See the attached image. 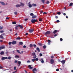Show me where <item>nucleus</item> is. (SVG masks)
Segmentation results:
<instances>
[{
  "label": "nucleus",
  "mask_w": 73,
  "mask_h": 73,
  "mask_svg": "<svg viewBox=\"0 0 73 73\" xmlns=\"http://www.w3.org/2000/svg\"><path fill=\"white\" fill-rule=\"evenodd\" d=\"M15 27H15V29H16V30H17V29H18L17 28L18 27H20V28H21V29L23 28V26H22V25H16Z\"/></svg>",
  "instance_id": "f257e3e1"
},
{
  "label": "nucleus",
  "mask_w": 73,
  "mask_h": 73,
  "mask_svg": "<svg viewBox=\"0 0 73 73\" xmlns=\"http://www.w3.org/2000/svg\"><path fill=\"white\" fill-rule=\"evenodd\" d=\"M50 31H48L46 32L44 35L46 36H47V35H50Z\"/></svg>",
  "instance_id": "f03ea898"
},
{
  "label": "nucleus",
  "mask_w": 73,
  "mask_h": 73,
  "mask_svg": "<svg viewBox=\"0 0 73 73\" xmlns=\"http://www.w3.org/2000/svg\"><path fill=\"white\" fill-rule=\"evenodd\" d=\"M32 71H33V73H36V72H37V69H36V68H34L32 70Z\"/></svg>",
  "instance_id": "7ed1b4c3"
},
{
  "label": "nucleus",
  "mask_w": 73,
  "mask_h": 73,
  "mask_svg": "<svg viewBox=\"0 0 73 73\" xmlns=\"http://www.w3.org/2000/svg\"><path fill=\"white\" fill-rule=\"evenodd\" d=\"M32 23H36V22H37V20L32 19L31 21Z\"/></svg>",
  "instance_id": "20e7f679"
},
{
  "label": "nucleus",
  "mask_w": 73,
  "mask_h": 73,
  "mask_svg": "<svg viewBox=\"0 0 73 73\" xmlns=\"http://www.w3.org/2000/svg\"><path fill=\"white\" fill-rule=\"evenodd\" d=\"M32 55L33 56V58H36L37 56L35 54V52H34L32 53Z\"/></svg>",
  "instance_id": "39448f33"
},
{
  "label": "nucleus",
  "mask_w": 73,
  "mask_h": 73,
  "mask_svg": "<svg viewBox=\"0 0 73 73\" xmlns=\"http://www.w3.org/2000/svg\"><path fill=\"white\" fill-rule=\"evenodd\" d=\"M29 33H32V32H33V31H34V30H33V29H31L29 30Z\"/></svg>",
  "instance_id": "423d86ee"
},
{
  "label": "nucleus",
  "mask_w": 73,
  "mask_h": 73,
  "mask_svg": "<svg viewBox=\"0 0 73 73\" xmlns=\"http://www.w3.org/2000/svg\"><path fill=\"white\" fill-rule=\"evenodd\" d=\"M5 48V46L4 45H2L0 47V50L3 49H4Z\"/></svg>",
  "instance_id": "0eeeda50"
},
{
  "label": "nucleus",
  "mask_w": 73,
  "mask_h": 73,
  "mask_svg": "<svg viewBox=\"0 0 73 73\" xmlns=\"http://www.w3.org/2000/svg\"><path fill=\"white\" fill-rule=\"evenodd\" d=\"M50 61L51 64H54V60L53 59H51Z\"/></svg>",
  "instance_id": "6e6552de"
},
{
  "label": "nucleus",
  "mask_w": 73,
  "mask_h": 73,
  "mask_svg": "<svg viewBox=\"0 0 73 73\" xmlns=\"http://www.w3.org/2000/svg\"><path fill=\"white\" fill-rule=\"evenodd\" d=\"M5 59H8V57H3L1 58L2 60H4Z\"/></svg>",
  "instance_id": "1a4fd4ad"
},
{
  "label": "nucleus",
  "mask_w": 73,
  "mask_h": 73,
  "mask_svg": "<svg viewBox=\"0 0 73 73\" xmlns=\"http://www.w3.org/2000/svg\"><path fill=\"white\" fill-rule=\"evenodd\" d=\"M30 4H31V2H29L28 3L29 7V8H31V7H32V5H31Z\"/></svg>",
  "instance_id": "9d476101"
},
{
  "label": "nucleus",
  "mask_w": 73,
  "mask_h": 73,
  "mask_svg": "<svg viewBox=\"0 0 73 73\" xmlns=\"http://www.w3.org/2000/svg\"><path fill=\"white\" fill-rule=\"evenodd\" d=\"M16 41L14 40L12 42V44L13 45H14V44H16Z\"/></svg>",
  "instance_id": "9b49d317"
},
{
  "label": "nucleus",
  "mask_w": 73,
  "mask_h": 73,
  "mask_svg": "<svg viewBox=\"0 0 73 73\" xmlns=\"http://www.w3.org/2000/svg\"><path fill=\"white\" fill-rule=\"evenodd\" d=\"M28 67L30 69H33V67H32V66L31 65H29Z\"/></svg>",
  "instance_id": "f8f14e48"
},
{
  "label": "nucleus",
  "mask_w": 73,
  "mask_h": 73,
  "mask_svg": "<svg viewBox=\"0 0 73 73\" xmlns=\"http://www.w3.org/2000/svg\"><path fill=\"white\" fill-rule=\"evenodd\" d=\"M36 17H37V16L35 15H33V16L32 17V18L33 19H35V18H36Z\"/></svg>",
  "instance_id": "ddd939ff"
},
{
  "label": "nucleus",
  "mask_w": 73,
  "mask_h": 73,
  "mask_svg": "<svg viewBox=\"0 0 73 73\" xmlns=\"http://www.w3.org/2000/svg\"><path fill=\"white\" fill-rule=\"evenodd\" d=\"M21 6V5L19 4H18L16 5V8H19V7H20Z\"/></svg>",
  "instance_id": "4468645a"
},
{
  "label": "nucleus",
  "mask_w": 73,
  "mask_h": 73,
  "mask_svg": "<svg viewBox=\"0 0 73 73\" xmlns=\"http://www.w3.org/2000/svg\"><path fill=\"white\" fill-rule=\"evenodd\" d=\"M61 62L63 64H65V61L64 60H62L61 61Z\"/></svg>",
  "instance_id": "2eb2a0df"
},
{
  "label": "nucleus",
  "mask_w": 73,
  "mask_h": 73,
  "mask_svg": "<svg viewBox=\"0 0 73 73\" xmlns=\"http://www.w3.org/2000/svg\"><path fill=\"white\" fill-rule=\"evenodd\" d=\"M23 42H20L19 43V45H23Z\"/></svg>",
  "instance_id": "dca6fc26"
},
{
  "label": "nucleus",
  "mask_w": 73,
  "mask_h": 73,
  "mask_svg": "<svg viewBox=\"0 0 73 73\" xmlns=\"http://www.w3.org/2000/svg\"><path fill=\"white\" fill-rule=\"evenodd\" d=\"M0 3L2 4V5H5V4L4 2H1Z\"/></svg>",
  "instance_id": "f3484780"
},
{
  "label": "nucleus",
  "mask_w": 73,
  "mask_h": 73,
  "mask_svg": "<svg viewBox=\"0 0 73 73\" xmlns=\"http://www.w3.org/2000/svg\"><path fill=\"white\" fill-rule=\"evenodd\" d=\"M36 50H38V52H40V49L38 47L36 48Z\"/></svg>",
  "instance_id": "a211bd4d"
},
{
  "label": "nucleus",
  "mask_w": 73,
  "mask_h": 73,
  "mask_svg": "<svg viewBox=\"0 0 73 73\" xmlns=\"http://www.w3.org/2000/svg\"><path fill=\"white\" fill-rule=\"evenodd\" d=\"M32 5L33 7H36L37 6V5L35 3L32 4Z\"/></svg>",
  "instance_id": "6ab92c4d"
},
{
  "label": "nucleus",
  "mask_w": 73,
  "mask_h": 73,
  "mask_svg": "<svg viewBox=\"0 0 73 73\" xmlns=\"http://www.w3.org/2000/svg\"><path fill=\"white\" fill-rule=\"evenodd\" d=\"M48 45H50V42H51V41L50 40H48Z\"/></svg>",
  "instance_id": "aec40b11"
},
{
  "label": "nucleus",
  "mask_w": 73,
  "mask_h": 73,
  "mask_svg": "<svg viewBox=\"0 0 73 73\" xmlns=\"http://www.w3.org/2000/svg\"><path fill=\"white\" fill-rule=\"evenodd\" d=\"M38 45H39V46H42L43 45L42 44L40 43H38Z\"/></svg>",
  "instance_id": "412c9836"
},
{
  "label": "nucleus",
  "mask_w": 73,
  "mask_h": 73,
  "mask_svg": "<svg viewBox=\"0 0 73 73\" xmlns=\"http://www.w3.org/2000/svg\"><path fill=\"white\" fill-rule=\"evenodd\" d=\"M4 54V51H2L0 53V54L1 55H2L3 54Z\"/></svg>",
  "instance_id": "4be33fe9"
},
{
  "label": "nucleus",
  "mask_w": 73,
  "mask_h": 73,
  "mask_svg": "<svg viewBox=\"0 0 73 73\" xmlns=\"http://www.w3.org/2000/svg\"><path fill=\"white\" fill-rule=\"evenodd\" d=\"M57 32V31L56 30H55L53 32V33L54 34H55Z\"/></svg>",
  "instance_id": "5701e85b"
},
{
  "label": "nucleus",
  "mask_w": 73,
  "mask_h": 73,
  "mask_svg": "<svg viewBox=\"0 0 73 73\" xmlns=\"http://www.w3.org/2000/svg\"><path fill=\"white\" fill-rule=\"evenodd\" d=\"M40 60L41 61L42 63H44V61L43 60V59L41 58L40 59Z\"/></svg>",
  "instance_id": "b1692460"
},
{
  "label": "nucleus",
  "mask_w": 73,
  "mask_h": 73,
  "mask_svg": "<svg viewBox=\"0 0 73 73\" xmlns=\"http://www.w3.org/2000/svg\"><path fill=\"white\" fill-rule=\"evenodd\" d=\"M42 18H39V21H42Z\"/></svg>",
  "instance_id": "393cba45"
},
{
  "label": "nucleus",
  "mask_w": 73,
  "mask_h": 73,
  "mask_svg": "<svg viewBox=\"0 0 73 73\" xmlns=\"http://www.w3.org/2000/svg\"><path fill=\"white\" fill-rule=\"evenodd\" d=\"M29 46L30 48H32L33 47V44H31L29 45Z\"/></svg>",
  "instance_id": "a878e982"
},
{
  "label": "nucleus",
  "mask_w": 73,
  "mask_h": 73,
  "mask_svg": "<svg viewBox=\"0 0 73 73\" xmlns=\"http://www.w3.org/2000/svg\"><path fill=\"white\" fill-rule=\"evenodd\" d=\"M15 58H19V56L18 55H15Z\"/></svg>",
  "instance_id": "bb28decb"
},
{
  "label": "nucleus",
  "mask_w": 73,
  "mask_h": 73,
  "mask_svg": "<svg viewBox=\"0 0 73 73\" xmlns=\"http://www.w3.org/2000/svg\"><path fill=\"white\" fill-rule=\"evenodd\" d=\"M0 38H2L3 39H4V37H3V36H2V35L0 36Z\"/></svg>",
  "instance_id": "cd10ccee"
},
{
  "label": "nucleus",
  "mask_w": 73,
  "mask_h": 73,
  "mask_svg": "<svg viewBox=\"0 0 73 73\" xmlns=\"http://www.w3.org/2000/svg\"><path fill=\"white\" fill-rule=\"evenodd\" d=\"M43 49H45L46 48V46L45 45H44L43 46Z\"/></svg>",
  "instance_id": "c85d7f7f"
},
{
  "label": "nucleus",
  "mask_w": 73,
  "mask_h": 73,
  "mask_svg": "<svg viewBox=\"0 0 73 73\" xmlns=\"http://www.w3.org/2000/svg\"><path fill=\"white\" fill-rule=\"evenodd\" d=\"M18 64L19 65H20V64H21V61H18Z\"/></svg>",
  "instance_id": "c756f323"
},
{
  "label": "nucleus",
  "mask_w": 73,
  "mask_h": 73,
  "mask_svg": "<svg viewBox=\"0 0 73 73\" xmlns=\"http://www.w3.org/2000/svg\"><path fill=\"white\" fill-rule=\"evenodd\" d=\"M21 5L22 6H24V4L22 3H21Z\"/></svg>",
  "instance_id": "7c9ffc66"
},
{
  "label": "nucleus",
  "mask_w": 73,
  "mask_h": 73,
  "mask_svg": "<svg viewBox=\"0 0 73 73\" xmlns=\"http://www.w3.org/2000/svg\"><path fill=\"white\" fill-rule=\"evenodd\" d=\"M13 24H16V22L14 21L12 22Z\"/></svg>",
  "instance_id": "2f4dec72"
},
{
  "label": "nucleus",
  "mask_w": 73,
  "mask_h": 73,
  "mask_svg": "<svg viewBox=\"0 0 73 73\" xmlns=\"http://www.w3.org/2000/svg\"><path fill=\"white\" fill-rule=\"evenodd\" d=\"M16 39L17 40H20V39H21V38L20 37H17V38Z\"/></svg>",
  "instance_id": "473e14b6"
},
{
  "label": "nucleus",
  "mask_w": 73,
  "mask_h": 73,
  "mask_svg": "<svg viewBox=\"0 0 73 73\" xmlns=\"http://www.w3.org/2000/svg\"><path fill=\"white\" fill-rule=\"evenodd\" d=\"M73 3H70V5H69V6L70 7H71V6H72V5H73Z\"/></svg>",
  "instance_id": "72a5a7b5"
},
{
  "label": "nucleus",
  "mask_w": 73,
  "mask_h": 73,
  "mask_svg": "<svg viewBox=\"0 0 73 73\" xmlns=\"http://www.w3.org/2000/svg\"><path fill=\"white\" fill-rule=\"evenodd\" d=\"M11 58V56H9L7 58V59H8V60H10Z\"/></svg>",
  "instance_id": "f704fd0d"
},
{
  "label": "nucleus",
  "mask_w": 73,
  "mask_h": 73,
  "mask_svg": "<svg viewBox=\"0 0 73 73\" xmlns=\"http://www.w3.org/2000/svg\"><path fill=\"white\" fill-rule=\"evenodd\" d=\"M15 15H17V11H15L14 12Z\"/></svg>",
  "instance_id": "c9c22d12"
},
{
  "label": "nucleus",
  "mask_w": 73,
  "mask_h": 73,
  "mask_svg": "<svg viewBox=\"0 0 73 73\" xmlns=\"http://www.w3.org/2000/svg\"><path fill=\"white\" fill-rule=\"evenodd\" d=\"M31 16H33V13H31L30 14Z\"/></svg>",
  "instance_id": "e433bc0d"
},
{
  "label": "nucleus",
  "mask_w": 73,
  "mask_h": 73,
  "mask_svg": "<svg viewBox=\"0 0 73 73\" xmlns=\"http://www.w3.org/2000/svg\"><path fill=\"white\" fill-rule=\"evenodd\" d=\"M4 32V31L3 30V31H0V33H3V32Z\"/></svg>",
  "instance_id": "4c0bfd02"
},
{
  "label": "nucleus",
  "mask_w": 73,
  "mask_h": 73,
  "mask_svg": "<svg viewBox=\"0 0 73 73\" xmlns=\"http://www.w3.org/2000/svg\"><path fill=\"white\" fill-rule=\"evenodd\" d=\"M17 52L18 53H21L19 51V50H17Z\"/></svg>",
  "instance_id": "58836bf2"
},
{
  "label": "nucleus",
  "mask_w": 73,
  "mask_h": 73,
  "mask_svg": "<svg viewBox=\"0 0 73 73\" xmlns=\"http://www.w3.org/2000/svg\"><path fill=\"white\" fill-rule=\"evenodd\" d=\"M42 3H45V0H42Z\"/></svg>",
  "instance_id": "ea45409f"
},
{
  "label": "nucleus",
  "mask_w": 73,
  "mask_h": 73,
  "mask_svg": "<svg viewBox=\"0 0 73 73\" xmlns=\"http://www.w3.org/2000/svg\"><path fill=\"white\" fill-rule=\"evenodd\" d=\"M12 42H9V45H11V44H12Z\"/></svg>",
  "instance_id": "a19ab883"
},
{
  "label": "nucleus",
  "mask_w": 73,
  "mask_h": 73,
  "mask_svg": "<svg viewBox=\"0 0 73 73\" xmlns=\"http://www.w3.org/2000/svg\"><path fill=\"white\" fill-rule=\"evenodd\" d=\"M32 61L33 62H34V61H35V59H32Z\"/></svg>",
  "instance_id": "79ce46f5"
},
{
  "label": "nucleus",
  "mask_w": 73,
  "mask_h": 73,
  "mask_svg": "<svg viewBox=\"0 0 73 73\" xmlns=\"http://www.w3.org/2000/svg\"><path fill=\"white\" fill-rule=\"evenodd\" d=\"M14 70H17L16 69V67L15 66V67H14Z\"/></svg>",
  "instance_id": "37998d69"
},
{
  "label": "nucleus",
  "mask_w": 73,
  "mask_h": 73,
  "mask_svg": "<svg viewBox=\"0 0 73 73\" xmlns=\"http://www.w3.org/2000/svg\"><path fill=\"white\" fill-rule=\"evenodd\" d=\"M57 14H58V15H61V13H60V12H58L57 13Z\"/></svg>",
  "instance_id": "c03bdc74"
},
{
  "label": "nucleus",
  "mask_w": 73,
  "mask_h": 73,
  "mask_svg": "<svg viewBox=\"0 0 73 73\" xmlns=\"http://www.w3.org/2000/svg\"><path fill=\"white\" fill-rule=\"evenodd\" d=\"M0 30H1V29H3V27H0Z\"/></svg>",
  "instance_id": "a18cd8bd"
},
{
  "label": "nucleus",
  "mask_w": 73,
  "mask_h": 73,
  "mask_svg": "<svg viewBox=\"0 0 73 73\" xmlns=\"http://www.w3.org/2000/svg\"><path fill=\"white\" fill-rule=\"evenodd\" d=\"M27 63H30L31 62V61L30 60H28L27 61Z\"/></svg>",
  "instance_id": "49530a36"
},
{
  "label": "nucleus",
  "mask_w": 73,
  "mask_h": 73,
  "mask_svg": "<svg viewBox=\"0 0 73 73\" xmlns=\"http://www.w3.org/2000/svg\"><path fill=\"white\" fill-rule=\"evenodd\" d=\"M39 55L40 56H42V54L41 53H40L39 54Z\"/></svg>",
  "instance_id": "de8ad7c7"
},
{
  "label": "nucleus",
  "mask_w": 73,
  "mask_h": 73,
  "mask_svg": "<svg viewBox=\"0 0 73 73\" xmlns=\"http://www.w3.org/2000/svg\"><path fill=\"white\" fill-rule=\"evenodd\" d=\"M35 61H38V58H36V59H35Z\"/></svg>",
  "instance_id": "09e8293b"
},
{
  "label": "nucleus",
  "mask_w": 73,
  "mask_h": 73,
  "mask_svg": "<svg viewBox=\"0 0 73 73\" xmlns=\"http://www.w3.org/2000/svg\"><path fill=\"white\" fill-rule=\"evenodd\" d=\"M49 1H47L46 2V4H49Z\"/></svg>",
  "instance_id": "8fccbe9b"
},
{
  "label": "nucleus",
  "mask_w": 73,
  "mask_h": 73,
  "mask_svg": "<svg viewBox=\"0 0 73 73\" xmlns=\"http://www.w3.org/2000/svg\"><path fill=\"white\" fill-rule=\"evenodd\" d=\"M56 71L57 72H58V71H59V69H58V68L56 70Z\"/></svg>",
  "instance_id": "3c124183"
},
{
  "label": "nucleus",
  "mask_w": 73,
  "mask_h": 73,
  "mask_svg": "<svg viewBox=\"0 0 73 73\" xmlns=\"http://www.w3.org/2000/svg\"><path fill=\"white\" fill-rule=\"evenodd\" d=\"M60 41H62V40H63V39L62 38H60Z\"/></svg>",
  "instance_id": "603ef678"
},
{
  "label": "nucleus",
  "mask_w": 73,
  "mask_h": 73,
  "mask_svg": "<svg viewBox=\"0 0 73 73\" xmlns=\"http://www.w3.org/2000/svg\"><path fill=\"white\" fill-rule=\"evenodd\" d=\"M15 63H17V60H15L14 62Z\"/></svg>",
  "instance_id": "864d4df0"
},
{
  "label": "nucleus",
  "mask_w": 73,
  "mask_h": 73,
  "mask_svg": "<svg viewBox=\"0 0 73 73\" xmlns=\"http://www.w3.org/2000/svg\"><path fill=\"white\" fill-rule=\"evenodd\" d=\"M51 58H54V56H51Z\"/></svg>",
  "instance_id": "5fc2aeb1"
},
{
  "label": "nucleus",
  "mask_w": 73,
  "mask_h": 73,
  "mask_svg": "<svg viewBox=\"0 0 73 73\" xmlns=\"http://www.w3.org/2000/svg\"><path fill=\"white\" fill-rule=\"evenodd\" d=\"M28 20V19H25V21H27V20Z\"/></svg>",
  "instance_id": "6e6d98bb"
},
{
  "label": "nucleus",
  "mask_w": 73,
  "mask_h": 73,
  "mask_svg": "<svg viewBox=\"0 0 73 73\" xmlns=\"http://www.w3.org/2000/svg\"><path fill=\"white\" fill-rule=\"evenodd\" d=\"M60 22V21L59 20H57L56 21V23H59Z\"/></svg>",
  "instance_id": "4d7b16f0"
},
{
  "label": "nucleus",
  "mask_w": 73,
  "mask_h": 73,
  "mask_svg": "<svg viewBox=\"0 0 73 73\" xmlns=\"http://www.w3.org/2000/svg\"><path fill=\"white\" fill-rule=\"evenodd\" d=\"M54 37H56V36H57V34H55L54 36Z\"/></svg>",
  "instance_id": "13d9d810"
},
{
  "label": "nucleus",
  "mask_w": 73,
  "mask_h": 73,
  "mask_svg": "<svg viewBox=\"0 0 73 73\" xmlns=\"http://www.w3.org/2000/svg\"><path fill=\"white\" fill-rule=\"evenodd\" d=\"M58 16H55V18L56 19H58Z\"/></svg>",
  "instance_id": "bf43d9fd"
},
{
  "label": "nucleus",
  "mask_w": 73,
  "mask_h": 73,
  "mask_svg": "<svg viewBox=\"0 0 73 73\" xmlns=\"http://www.w3.org/2000/svg\"><path fill=\"white\" fill-rule=\"evenodd\" d=\"M5 33H3V34H1V35H2V36H4V35H5Z\"/></svg>",
  "instance_id": "052dcab7"
},
{
  "label": "nucleus",
  "mask_w": 73,
  "mask_h": 73,
  "mask_svg": "<svg viewBox=\"0 0 73 73\" xmlns=\"http://www.w3.org/2000/svg\"><path fill=\"white\" fill-rule=\"evenodd\" d=\"M40 13H43V11H40Z\"/></svg>",
  "instance_id": "680f3d73"
},
{
  "label": "nucleus",
  "mask_w": 73,
  "mask_h": 73,
  "mask_svg": "<svg viewBox=\"0 0 73 73\" xmlns=\"http://www.w3.org/2000/svg\"><path fill=\"white\" fill-rule=\"evenodd\" d=\"M23 48H26V46L25 45H24L23 46Z\"/></svg>",
  "instance_id": "e2e57ef3"
},
{
  "label": "nucleus",
  "mask_w": 73,
  "mask_h": 73,
  "mask_svg": "<svg viewBox=\"0 0 73 73\" xmlns=\"http://www.w3.org/2000/svg\"><path fill=\"white\" fill-rule=\"evenodd\" d=\"M33 46H34V47H36V45L33 44Z\"/></svg>",
  "instance_id": "0e129e2a"
},
{
  "label": "nucleus",
  "mask_w": 73,
  "mask_h": 73,
  "mask_svg": "<svg viewBox=\"0 0 73 73\" xmlns=\"http://www.w3.org/2000/svg\"><path fill=\"white\" fill-rule=\"evenodd\" d=\"M3 41L2 40H0V42H3Z\"/></svg>",
  "instance_id": "69168bd1"
},
{
  "label": "nucleus",
  "mask_w": 73,
  "mask_h": 73,
  "mask_svg": "<svg viewBox=\"0 0 73 73\" xmlns=\"http://www.w3.org/2000/svg\"><path fill=\"white\" fill-rule=\"evenodd\" d=\"M3 66H0V69H1V68H3Z\"/></svg>",
  "instance_id": "338daca9"
},
{
  "label": "nucleus",
  "mask_w": 73,
  "mask_h": 73,
  "mask_svg": "<svg viewBox=\"0 0 73 73\" xmlns=\"http://www.w3.org/2000/svg\"><path fill=\"white\" fill-rule=\"evenodd\" d=\"M43 14H47V13H46V12H44L43 13Z\"/></svg>",
  "instance_id": "774afa93"
}]
</instances>
